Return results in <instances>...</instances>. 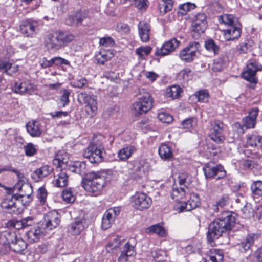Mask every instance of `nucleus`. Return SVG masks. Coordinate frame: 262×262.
<instances>
[{
    "label": "nucleus",
    "mask_w": 262,
    "mask_h": 262,
    "mask_svg": "<svg viewBox=\"0 0 262 262\" xmlns=\"http://www.w3.org/2000/svg\"><path fill=\"white\" fill-rule=\"evenodd\" d=\"M235 217L230 212H225L220 218L211 222L208 227L207 233L208 242L212 244L215 239L222 234L230 230L235 223Z\"/></svg>",
    "instance_id": "1"
},
{
    "label": "nucleus",
    "mask_w": 262,
    "mask_h": 262,
    "mask_svg": "<svg viewBox=\"0 0 262 262\" xmlns=\"http://www.w3.org/2000/svg\"><path fill=\"white\" fill-rule=\"evenodd\" d=\"M109 180L106 173L91 172L83 178L81 185L89 193L93 196L101 194Z\"/></svg>",
    "instance_id": "2"
},
{
    "label": "nucleus",
    "mask_w": 262,
    "mask_h": 262,
    "mask_svg": "<svg viewBox=\"0 0 262 262\" xmlns=\"http://www.w3.org/2000/svg\"><path fill=\"white\" fill-rule=\"evenodd\" d=\"M74 36L70 33L59 31L47 35L45 38V45L48 50H59L71 42Z\"/></svg>",
    "instance_id": "3"
},
{
    "label": "nucleus",
    "mask_w": 262,
    "mask_h": 262,
    "mask_svg": "<svg viewBox=\"0 0 262 262\" xmlns=\"http://www.w3.org/2000/svg\"><path fill=\"white\" fill-rule=\"evenodd\" d=\"M153 98L145 89H139L137 100L133 104L134 113L136 116L146 113L152 107Z\"/></svg>",
    "instance_id": "4"
},
{
    "label": "nucleus",
    "mask_w": 262,
    "mask_h": 262,
    "mask_svg": "<svg viewBox=\"0 0 262 262\" xmlns=\"http://www.w3.org/2000/svg\"><path fill=\"white\" fill-rule=\"evenodd\" d=\"M104 152L103 146L100 142H97V141H96L94 138L91 144L84 151L83 156L92 163H98L102 161Z\"/></svg>",
    "instance_id": "5"
},
{
    "label": "nucleus",
    "mask_w": 262,
    "mask_h": 262,
    "mask_svg": "<svg viewBox=\"0 0 262 262\" xmlns=\"http://www.w3.org/2000/svg\"><path fill=\"white\" fill-rule=\"evenodd\" d=\"M200 44L198 41L190 42L179 54L180 58L186 62H192L199 53Z\"/></svg>",
    "instance_id": "6"
},
{
    "label": "nucleus",
    "mask_w": 262,
    "mask_h": 262,
    "mask_svg": "<svg viewBox=\"0 0 262 262\" xmlns=\"http://www.w3.org/2000/svg\"><path fill=\"white\" fill-rule=\"evenodd\" d=\"M262 70V66L255 60H249L247 64V69L242 73V77L248 81L256 83L255 74Z\"/></svg>",
    "instance_id": "7"
},
{
    "label": "nucleus",
    "mask_w": 262,
    "mask_h": 262,
    "mask_svg": "<svg viewBox=\"0 0 262 262\" xmlns=\"http://www.w3.org/2000/svg\"><path fill=\"white\" fill-rule=\"evenodd\" d=\"M78 101L81 103L85 104L86 111L88 113H93L97 109V102L96 96L82 92L78 95Z\"/></svg>",
    "instance_id": "8"
},
{
    "label": "nucleus",
    "mask_w": 262,
    "mask_h": 262,
    "mask_svg": "<svg viewBox=\"0 0 262 262\" xmlns=\"http://www.w3.org/2000/svg\"><path fill=\"white\" fill-rule=\"evenodd\" d=\"M131 203L132 206L136 209L143 210L150 206L152 200L144 193H137L132 196Z\"/></svg>",
    "instance_id": "9"
},
{
    "label": "nucleus",
    "mask_w": 262,
    "mask_h": 262,
    "mask_svg": "<svg viewBox=\"0 0 262 262\" xmlns=\"http://www.w3.org/2000/svg\"><path fill=\"white\" fill-rule=\"evenodd\" d=\"M180 43V41L176 38L166 41L160 48L157 47L155 55L157 56H164L170 54L177 48Z\"/></svg>",
    "instance_id": "10"
},
{
    "label": "nucleus",
    "mask_w": 262,
    "mask_h": 262,
    "mask_svg": "<svg viewBox=\"0 0 262 262\" xmlns=\"http://www.w3.org/2000/svg\"><path fill=\"white\" fill-rule=\"evenodd\" d=\"M223 126V122L220 120H214L211 123L212 127L209 137L216 144L222 143L224 140V137L222 135Z\"/></svg>",
    "instance_id": "11"
},
{
    "label": "nucleus",
    "mask_w": 262,
    "mask_h": 262,
    "mask_svg": "<svg viewBox=\"0 0 262 262\" xmlns=\"http://www.w3.org/2000/svg\"><path fill=\"white\" fill-rule=\"evenodd\" d=\"M60 222V215L56 211L47 213L40 224L46 232L57 227Z\"/></svg>",
    "instance_id": "12"
},
{
    "label": "nucleus",
    "mask_w": 262,
    "mask_h": 262,
    "mask_svg": "<svg viewBox=\"0 0 262 262\" xmlns=\"http://www.w3.org/2000/svg\"><path fill=\"white\" fill-rule=\"evenodd\" d=\"M203 171L207 178L220 179L226 176V171L221 165L212 167L209 165H206L203 168Z\"/></svg>",
    "instance_id": "13"
},
{
    "label": "nucleus",
    "mask_w": 262,
    "mask_h": 262,
    "mask_svg": "<svg viewBox=\"0 0 262 262\" xmlns=\"http://www.w3.org/2000/svg\"><path fill=\"white\" fill-rule=\"evenodd\" d=\"M120 209L117 207L108 209L104 213L102 218L101 228L103 230H107L110 228L115 219L120 214Z\"/></svg>",
    "instance_id": "14"
},
{
    "label": "nucleus",
    "mask_w": 262,
    "mask_h": 262,
    "mask_svg": "<svg viewBox=\"0 0 262 262\" xmlns=\"http://www.w3.org/2000/svg\"><path fill=\"white\" fill-rule=\"evenodd\" d=\"M89 226V221L85 218L78 219L68 226V232L72 235H79Z\"/></svg>",
    "instance_id": "15"
},
{
    "label": "nucleus",
    "mask_w": 262,
    "mask_h": 262,
    "mask_svg": "<svg viewBox=\"0 0 262 262\" xmlns=\"http://www.w3.org/2000/svg\"><path fill=\"white\" fill-rule=\"evenodd\" d=\"M38 27V23L32 19H28L20 25V29L21 33L27 37H33L36 34Z\"/></svg>",
    "instance_id": "16"
},
{
    "label": "nucleus",
    "mask_w": 262,
    "mask_h": 262,
    "mask_svg": "<svg viewBox=\"0 0 262 262\" xmlns=\"http://www.w3.org/2000/svg\"><path fill=\"white\" fill-rule=\"evenodd\" d=\"M242 25L239 21H236L235 23L224 30V34L225 39L228 40H233L237 39L241 34Z\"/></svg>",
    "instance_id": "17"
},
{
    "label": "nucleus",
    "mask_w": 262,
    "mask_h": 262,
    "mask_svg": "<svg viewBox=\"0 0 262 262\" xmlns=\"http://www.w3.org/2000/svg\"><path fill=\"white\" fill-rule=\"evenodd\" d=\"M16 234L14 232L10 230H6L0 234V244L3 245L1 248V252L3 254L7 253V246H10L16 239Z\"/></svg>",
    "instance_id": "18"
},
{
    "label": "nucleus",
    "mask_w": 262,
    "mask_h": 262,
    "mask_svg": "<svg viewBox=\"0 0 262 262\" xmlns=\"http://www.w3.org/2000/svg\"><path fill=\"white\" fill-rule=\"evenodd\" d=\"M259 238V234L256 233L248 234L245 238L241 243L237 244L238 249L242 253L249 251L254 242Z\"/></svg>",
    "instance_id": "19"
},
{
    "label": "nucleus",
    "mask_w": 262,
    "mask_h": 262,
    "mask_svg": "<svg viewBox=\"0 0 262 262\" xmlns=\"http://www.w3.org/2000/svg\"><path fill=\"white\" fill-rule=\"evenodd\" d=\"M193 30L198 34L203 33L207 28L206 16L203 13L198 14L193 19Z\"/></svg>",
    "instance_id": "20"
},
{
    "label": "nucleus",
    "mask_w": 262,
    "mask_h": 262,
    "mask_svg": "<svg viewBox=\"0 0 262 262\" xmlns=\"http://www.w3.org/2000/svg\"><path fill=\"white\" fill-rule=\"evenodd\" d=\"M53 168L49 165H45L36 169L31 174L32 179L36 182L42 180L52 172Z\"/></svg>",
    "instance_id": "21"
},
{
    "label": "nucleus",
    "mask_w": 262,
    "mask_h": 262,
    "mask_svg": "<svg viewBox=\"0 0 262 262\" xmlns=\"http://www.w3.org/2000/svg\"><path fill=\"white\" fill-rule=\"evenodd\" d=\"M14 189L19 191V193L17 194L21 201H25V203H27L31 201L32 199L31 194L33 189L32 186L30 184L21 185L19 187Z\"/></svg>",
    "instance_id": "22"
},
{
    "label": "nucleus",
    "mask_w": 262,
    "mask_h": 262,
    "mask_svg": "<svg viewBox=\"0 0 262 262\" xmlns=\"http://www.w3.org/2000/svg\"><path fill=\"white\" fill-rule=\"evenodd\" d=\"M57 174L54 176V184L57 187H63L68 185L69 175L65 169H56Z\"/></svg>",
    "instance_id": "23"
},
{
    "label": "nucleus",
    "mask_w": 262,
    "mask_h": 262,
    "mask_svg": "<svg viewBox=\"0 0 262 262\" xmlns=\"http://www.w3.org/2000/svg\"><path fill=\"white\" fill-rule=\"evenodd\" d=\"M223 252L222 250L216 249H210L206 253L204 262H222Z\"/></svg>",
    "instance_id": "24"
},
{
    "label": "nucleus",
    "mask_w": 262,
    "mask_h": 262,
    "mask_svg": "<svg viewBox=\"0 0 262 262\" xmlns=\"http://www.w3.org/2000/svg\"><path fill=\"white\" fill-rule=\"evenodd\" d=\"M241 211L245 218H250L254 215L258 219L262 217V206H259L255 211L252 208L250 204H246L244 207L241 209Z\"/></svg>",
    "instance_id": "25"
},
{
    "label": "nucleus",
    "mask_w": 262,
    "mask_h": 262,
    "mask_svg": "<svg viewBox=\"0 0 262 262\" xmlns=\"http://www.w3.org/2000/svg\"><path fill=\"white\" fill-rule=\"evenodd\" d=\"M139 35L142 42H147L149 39L150 26L145 21H140L138 25Z\"/></svg>",
    "instance_id": "26"
},
{
    "label": "nucleus",
    "mask_w": 262,
    "mask_h": 262,
    "mask_svg": "<svg viewBox=\"0 0 262 262\" xmlns=\"http://www.w3.org/2000/svg\"><path fill=\"white\" fill-rule=\"evenodd\" d=\"M27 248V244L25 241L21 238L14 239L10 246H7V253L10 250L16 253H21Z\"/></svg>",
    "instance_id": "27"
},
{
    "label": "nucleus",
    "mask_w": 262,
    "mask_h": 262,
    "mask_svg": "<svg viewBox=\"0 0 262 262\" xmlns=\"http://www.w3.org/2000/svg\"><path fill=\"white\" fill-rule=\"evenodd\" d=\"M14 89L16 93L31 94L33 91V85L28 82H23L20 83L15 82Z\"/></svg>",
    "instance_id": "28"
},
{
    "label": "nucleus",
    "mask_w": 262,
    "mask_h": 262,
    "mask_svg": "<svg viewBox=\"0 0 262 262\" xmlns=\"http://www.w3.org/2000/svg\"><path fill=\"white\" fill-rule=\"evenodd\" d=\"M46 231L43 230L41 224L37 228L31 229L27 232L28 238L32 242H37L41 236L45 234Z\"/></svg>",
    "instance_id": "29"
},
{
    "label": "nucleus",
    "mask_w": 262,
    "mask_h": 262,
    "mask_svg": "<svg viewBox=\"0 0 262 262\" xmlns=\"http://www.w3.org/2000/svg\"><path fill=\"white\" fill-rule=\"evenodd\" d=\"M39 126V122L36 120L30 121L26 125L28 133L33 137H39L41 134Z\"/></svg>",
    "instance_id": "30"
},
{
    "label": "nucleus",
    "mask_w": 262,
    "mask_h": 262,
    "mask_svg": "<svg viewBox=\"0 0 262 262\" xmlns=\"http://www.w3.org/2000/svg\"><path fill=\"white\" fill-rule=\"evenodd\" d=\"M258 109H255L252 110L249 115L243 119L244 125L246 128H251L255 127Z\"/></svg>",
    "instance_id": "31"
},
{
    "label": "nucleus",
    "mask_w": 262,
    "mask_h": 262,
    "mask_svg": "<svg viewBox=\"0 0 262 262\" xmlns=\"http://www.w3.org/2000/svg\"><path fill=\"white\" fill-rule=\"evenodd\" d=\"M135 254V251L133 246L129 245L128 242L125 243L124 246V250L121 252L120 256L118 259L119 262H127L129 257Z\"/></svg>",
    "instance_id": "32"
},
{
    "label": "nucleus",
    "mask_w": 262,
    "mask_h": 262,
    "mask_svg": "<svg viewBox=\"0 0 262 262\" xmlns=\"http://www.w3.org/2000/svg\"><path fill=\"white\" fill-rule=\"evenodd\" d=\"M69 170L79 175L86 176V164L85 162L76 161L69 166Z\"/></svg>",
    "instance_id": "33"
},
{
    "label": "nucleus",
    "mask_w": 262,
    "mask_h": 262,
    "mask_svg": "<svg viewBox=\"0 0 262 262\" xmlns=\"http://www.w3.org/2000/svg\"><path fill=\"white\" fill-rule=\"evenodd\" d=\"M85 18V15L81 11H77L74 15H70L66 20V23L69 26L76 25L79 26Z\"/></svg>",
    "instance_id": "34"
},
{
    "label": "nucleus",
    "mask_w": 262,
    "mask_h": 262,
    "mask_svg": "<svg viewBox=\"0 0 262 262\" xmlns=\"http://www.w3.org/2000/svg\"><path fill=\"white\" fill-rule=\"evenodd\" d=\"M159 154L162 159L170 160L173 157L172 149L170 146L166 144H162L159 147Z\"/></svg>",
    "instance_id": "35"
},
{
    "label": "nucleus",
    "mask_w": 262,
    "mask_h": 262,
    "mask_svg": "<svg viewBox=\"0 0 262 262\" xmlns=\"http://www.w3.org/2000/svg\"><path fill=\"white\" fill-rule=\"evenodd\" d=\"M136 150L135 147L133 146L123 147L118 151V157L120 160L125 161L132 156Z\"/></svg>",
    "instance_id": "36"
},
{
    "label": "nucleus",
    "mask_w": 262,
    "mask_h": 262,
    "mask_svg": "<svg viewBox=\"0 0 262 262\" xmlns=\"http://www.w3.org/2000/svg\"><path fill=\"white\" fill-rule=\"evenodd\" d=\"M182 92V89L180 86L173 85L166 89L165 96L172 99H178L180 97Z\"/></svg>",
    "instance_id": "37"
},
{
    "label": "nucleus",
    "mask_w": 262,
    "mask_h": 262,
    "mask_svg": "<svg viewBox=\"0 0 262 262\" xmlns=\"http://www.w3.org/2000/svg\"><path fill=\"white\" fill-rule=\"evenodd\" d=\"M247 143L252 147L262 146V136L256 134H249L246 138Z\"/></svg>",
    "instance_id": "38"
},
{
    "label": "nucleus",
    "mask_w": 262,
    "mask_h": 262,
    "mask_svg": "<svg viewBox=\"0 0 262 262\" xmlns=\"http://www.w3.org/2000/svg\"><path fill=\"white\" fill-rule=\"evenodd\" d=\"M20 199L18 198V195L15 194L14 195H8L5 200L2 202L1 206L7 210L11 208L13 205H15L18 200Z\"/></svg>",
    "instance_id": "39"
},
{
    "label": "nucleus",
    "mask_w": 262,
    "mask_h": 262,
    "mask_svg": "<svg viewBox=\"0 0 262 262\" xmlns=\"http://www.w3.org/2000/svg\"><path fill=\"white\" fill-rule=\"evenodd\" d=\"M146 232L149 234L156 233L161 237H165L167 234L165 228L159 224L147 228L146 229Z\"/></svg>",
    "instance_id": "40"
},
{
    "label": "nucleus",
    "mask_w": 262,
    "mask_h": 262,
    "mask_svg": "<svg viewBox=\"0 0 262 262\" xmlns=\"http://www.w3.org/2000/svg\"><path fill=\"white\" fill-rule=\"evenodd\" d=\"M123 242L124 241L121 239V237H116L106 245V250L108 252L113 253L118 250Z\"/></svg>",
    "instance_id": "41"
},
{
    "label": "nucleus",
    "mask_w": 262,
    "mask_h": 262,
    "mask_svg": "<svg viewBox=\"0 0 262 262\" xmlns=\"http://www.w3.org/2000/svg\"><path fill=\"white\" fill-rule=\"evenodd\" d=\"M184 187L180 188L173 187L171 192V196L173 200L178 201L184 198L186 194V190Z\"/></svg>",
    "instance_id": "42"
},
{
    "label": "nucleus",
    "mask_w": 262,
    "mask_h": 262,
    "mask_svg": "<svg viewBox=\"0 0 262 262\" xmlns=\"http://www.w3.org/2000/svg\"><path fill=\"white\" fill-rule=\"evenodd\" d=\"M252 194L256 197L262 196V181L258 180L253 182L250 187Z\"/></svg>",
    "instance_id": "43"
},
{
    "label": "nucleus",
    "mask_w": 262,
    "mask_h": 262,
    "mask_svg": "<svg viewBox=\"0 0 262 262\" xmlns=\"http://www.w3.org/2000/svg\"><path fill=\"white\" fill-rule=\"evenodd\" d=\"M173 5L172 0H162V2L159 4V10L163 15L171 11Z\"/></svg>",
    "instance_id": "44"
},
{
    "label": "nucleus",
    "mask_w": 262,
    "mask_h": 262,
    "mask_svg": "<svg viewBox=\"0 0 262 262\" xmlns=\"http://www.w3.org/2000/svg\"><path fill=\"white\" fill-rule=\"evenodd\" d=\"M112 57L113 54L111 52L102 51L96 55V60L98 63L103 64L106 61L111 59Z\"/></svg>",
    "instance_id": "45"
},
{
    "label": "nucleus",
    "mask_w": 262,
    "mask_h": 262,
    "mask_svg": "<svg viewBox=\"0 0 262 262\" xmlns=\"http://www.w3.org/2000/svg\"><path fill=\"white\" fill-rule=\"evenodd\" d=\"M128 1L139 9H145L148 7L147 0H120L122 4H125Z\"/></svg>",
    "instance_id": "46"
},
{
    "label": "nucleus",
    "mask_w": 262,
    "mask_h": 262,
    "mask_svg": "<svg viewBox=\"0 0 262 262\" xmlns=\"http://www.w3.org/2000/svg\"><path fill=\"white\" fill-rule=\"evenodd\" d=\"M12 64L9 61L0 60V71L3 73H5L8 75H12L17 69L15 68L12 72H9V70L12 68Z\"/></svg>",
    "instance_id": "47"
},
{
    "label": "nucleus",
    "mask_w": 262,
    "mask_h": 262,
    "mask_svg": "<svg viewBox=\"0 0 262 262\" xmlns=\"http://www.w3.org/2000/svg\"><path fill=\"white\" fill-rule=\"evenodd\" d=\"M204 46L207 51L212 52L215 55L218 54L219 46L216 45L213 40L209 39L205 40Z\"/></svg>",
    "instance_id": "48"
},
{
    "label": "nucleus",
    "mask_w": 262,
    "mask_h": 262,
    "mask_svg": "<svg viewBox=\"0 0 262 262\" xmlns=\"http://www.w3.org/2000/svg\"><path fill=\"white\" fill-rule=\"evenodd\" d=\"M229 197L227 195L222 196L215 204L212 205V209L215 212L219 211V208H223L229 203Z\"/></svg>",
    "instance_id": "49"
},
{
    "label": "nucleus",
    "mask_w": 262,
    "mask_h": 262,
    "mask_svg": "<svg viewBox=\"0 0 262 262\" xmlns=\"http://www.w3.org/2000/svg\"><path fill=\"white\" fill-rule=\"evenodd\" d=\"M152 257L155 261L158 262H161L166 260L167 255L165 251L157 249L151 252Z\"/></svg>",
    "instance_id": "50"
},
{
    "label": "nucleus",
    "mask_w": 262,
    "mask_h": 262,
    "mask_svg": "<svg viewBox=\"0 0 262 262\" xmlns=\"http://www.w3.org/2000/svg\"><path fill=\"white\" fill-rule=\"evenodd\" d=\"M201 243L199 242H197L196 243H193L192 244L188 245L184 248V250L188 254L196 252L201 253Z\"/></svg>",
    "instance_id": "51"
},
{
    "label": "nucleus",
    "mask_w": 262,
    "mask_h": 262,
    "mask_svg": "<svg viewBox=\"0 0 262 262\" xmlns=\"http://www.w3.org/2000/svg\"><path fill=\"white\" fill-rule=\"evenodd\" d=\"M25 155L28 157L34 156L37 151V146L32 143H28L23 147Z\"/></svg>",
    "instance_id": "52"
},
{
    "label": "nucleus",
    "mask_w": 262,
    "mask_h": 262,
    "mask_svg": "<svg viewBox=\"0 0 262 262\" xmlns=\"http://www.w3.org/2000/svg\"><path fill=\"white\" fill-rule=\"evenodd\" d=\"M195 7L196 6L195 4L191 3H186L180 5L179 6V11L178 13L182 15H184L186 14L188 12L194 9Z\"/></svg>",
    "instance_id": "53"
},
{
    "label": "nucleus",
    "mask_w": 262,
    "mask_h": 262,
    "mask_svg": "<svg viewBox=\"0 0 262 262\" xmlns=\"http://www.w3.org/2000/svg\"><path fill=\"white\" fill-rule=\"evenodd\" d=\"M10 170L14 172L16 174L18 179V182L15 185L14 187V189L19 187V186H20L21 185L28 184L27 179L24 176L23 173H21L16 169H10Z\"/></svg>",
    "instance_id": "54"
},
{
    "label": "nucleus",
    "mask_w": 262,
    "mask_h": 262,
    "mask_svg": "<svg viewBox=\"0 0 262 262\" xmlns=\"http://www.w3.org/2000/svg\"><path fill=\"white\" fill-rule=\"evenodd\" d=\"M26 203L24 202V201H21V200H18L15 205H13L11 208L7 209V211L9 213L12 214H18L20 213L23 209L20 206V205H24Z\"/></svg>",
    "instance_id": "55"
},
{
    "label": "nucleus",
    "mask_w": 262,
    "mask_h": 262,
    "mask_svg": "<svg viewBox=\"0 0 262 262\" xmlns=\"http://www.w3.org/2000/svg\"><path fill=\"white\" fill-rule=\"evenodd\" d=\"M152 50V48L150 46L141 47L136 49V53L141 59L144 58V55H148Z\"/></svg>",
    "instance_id": "56"
},
{
    "label": "nucleus",
    "mask_w": 262,
    "mask_h": 262,
    "mask_svg": "<svg viewBox=\"0 0 262 262\" xmlns=\"http://www.w3.org/2000/svg\"><path fill=\"white\" fill-rule=\"evenodd\" d=\"M47 191L45 187L42 186L37 190V198L41 205H44L46 202Z\"/></svg>",
    "instance_id": "57"
},
{
    "label": "nucleus",
    "mask_w": 262,
    "mask_h": 262,
    "mask_svg": "<svg viewBox=\"0 0 262 262\" xmlns=\"http://www.w3.org/2000/svg\"><path fill=\"white\" fill-rule=\"evenodd\" d=\"M62 196L63 200L69 203L74 202L76 199L70 188L64 190Z\"/></svg>",
    "instance_id": "58"
},
{
    "label": "nucleus",
    "mask_w": 262,
    "mask_h": 262,
    "mask_svg": "<svg viewBox=\"0 0 262 262\" xmlns=\"http://www.w3.org/2000/svg\"><path fill=\"white\" fill-rule=\"evenodd\" d=\"M228 26L234 25L236 21H239L238 19L230 14H225L220 17V20Z\"/></svg>",
    "instance_id": "59"
},
{
    "label": "nucleus",
    "mask_w": 262,
    "mask_h": 262,
    "mask_svg": "<svg viewBox=\"0 0 262 262\" xmlns=\"http://www.w3.org/2000/svg\"><path fill=\"white\" fill-rule=\"evenodd\" d=\"M251 49V45L250 41H246L241 43L237 47V51L239 54L247 53Z\"/></svg>",
    "instance_id": "60"
},
{
    "label": "nucleus",
    "mask_w": 262,
    "mask_h": 262,
    "mask_svg": "<svg viewBox=\"0 0 262 262\" xmlns=\"http://www.w3.org/2000/svg\"><path fill=\"white\" fill-rule=\"evenodd\" d=\"M225 67V63L221 58H218L214 60L212 69L214 72H220Z\"/></svg>",
    "instance_id": "61"
},
{
    "label": "nucleus",
    "mask_w": 262,
    "mask_h": 262,
    "mask_svg": "<svg viewBox=\"0 0 262 262\" xmlns=\"http://www.w3.org/2000/svg\"><path fill=\"white\" fill-rule=\"evenodd\" d=\"M87 83V80L83 77H80V78L74 79L71 82V84L73 87L79 89L82 88Z\"/></svg>",
    "instance_id": "62"
},
{
    "label": "nucleus",
    "mask_w": 262,
    "mask_h": 262,
    "mask_svg": "<svg viewBox=\"0 0 262 262\" xmlns=\"http://www.w3.org/2000/svg\"><path fill=\"white\" fill-rule=\"evenodd\" d=\"M61 95L60 98V100L62 102V106L64 107L69 102V96L71 92L67 89H64L61 91Z\"/></svg>",
    "instance_id": "63"
},
{
    "label": "nucleus",
    "mask_w": 262,
    "mask_h": 262,
    "mask_svg": "<svg viewBox=\"0 0 262 262\" xmlns=\"http://www.w3.org/2000/svg\"><path fill=\"white\" fill-rule=\"evenodd\" d=\"M158 118L161 122L166 123H169L171 122L173 120V118L171 115L164 112L159 113L158 115Z\"/></svg>",
    "instance_id": "64"
}]
</instances>
